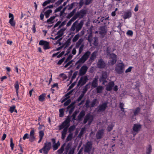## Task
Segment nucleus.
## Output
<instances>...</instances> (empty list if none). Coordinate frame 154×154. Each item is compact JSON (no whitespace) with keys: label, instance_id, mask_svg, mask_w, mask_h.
I'll return each mask as SVG.
<instances>
[{"label":"nucleus","instance_id":"1","mask_svg":"<svg viewBox=\"0 0 154 154\" xmlns=\"http://www.w3.org/2000/svg\"><path fill=\"white\" fill-rule=\"evenodd\" d=\"M51 143L50 142L46 141L44 144L43 147L39 150L40 153L43 152L44 154H48L51 147Z\"/></svg>","mask_w":154,"mask_h":154},{"label":"nucleus","instance_id":"2","mask_svg":"<svg viewBox=\"0 0 154 154\" xmlns=\"http://www.w3.org/2000/svg\"><path fill=\"white\" fill-rule=\"evenodd\" d=\"M70 118L69 116H68L65 121L62 122L61 124L58 126L59 130H60L63 128H66V130H68L70 125Z\"/></svg>","mask_w":154,"mask_h":154},{"label":"nucleus","instance_id":"3","mask_svg":"<svg viewBox=\"0 0 154 154\" xmlns=\"http://www.w3.org/2000/svg\"><path fill=\"white\" fill-rule=\"evenodd\" d=\"M91 52L88 51L86 52L82 57L76 62L75 65L80 63H84L88 58L91 54Z\"/></svg>","mask_w":154,"mask_h":154},{"label":"nucleus","instance_id":"4","mask_svg":"<svg viewBox=\"0 0 154 154\" xmlns=\"http://www.w3.org/2000/svg\"><path fill=\"white\" fill-rule=\"evenodd\" d=\"M125 66L123 63H119L116 65L115 71L118 74H122L124 72Z\"/></svg>","mask_w":154,"mask_h":154},{"label":"nucleus","instance_id":"5","mask_svg":"<svg viewBox=\"0 0 154 154\" xmlns=\"http://www.w3.org/2000/svg\"><path fill=\"white\" fill-rule=\"evenodd\" d=\"M93 121V117L89 113L87 114L85 116L83 124H85L88 121V123L89 125H90Z\"/></svg>","mask_w":154,"mask_h":154},{"label":"nucleus","instance_id":"6","mask_svg":"<svg viewBox=\"0 0 154 154\" xmlns=\"http://www.w3.org/2000/svg\"><path fill=\"white\" fill-rule=\"evenodd\" d=\"M107 77V73L106 72H103L102 75L100 78L99 79V81L100 82H103L102 84L104 85L105 83L107 82L106 80Z\"/></svg>","mask_w":154,"mask_h":154},{"label":"nucleus","instance_id":"7","mask_svg":"<svg viewBox=\"0 0 154 154\" xmlns=\"http://www.w3.org/2000/svg\"><path fill=\"white\" fill-rule=\"evenodd\" d=\"M40 45L43 46V48L44 50H47L50 48L49 43L43 40H40L39 43Z\"/></svg>","mask_w":154,"mask_h":154},{"label":"nucleus","instance_id":"8","mask_svg":"<svg viewBox=\"0 0 154 154\" xmlns=\"http://www.w3.org/2000/svg\"><path fill=\"white\" fill-rule=\"evenodd\" d=\"M88 80V78L87 76H84L81 77L78 82V85H84Z\"/></svg>","mask_w":154,"mask_h":154},{"label":"nucleus","instance_id":"9","mask_svg":"<svg viewBox=\"0 0 154 154\" xmlns=\"http://www.w3.org/2000/svg\"><path fill=\"white\" fill-rule=\"evenodd\" d=\"M92 146V143L91 141H88L85 147L84 151L85 152L89 153L90 152Z\"/></svg>","mask_w":154,"mask_h":154},{"label":"nucleus","instance_id":"10","mask_svg":"<svg viewBox=\"0 0 154 154\" xmlns=\"http://www.w3.org/2000/svg\"><path fill=\"white\" fill-rule=\"evenodd\" d=\"M97 66L99 68L103 69L106 66V63L102 59H99L97 63Z\"/></svg>","mask_w":154,"mask_h":154},{"label":"nucleus","instance_id":"11","mask_svg":"<svg viewBox=\"0 0 154 154\" xmlns=\"http://www.w3.org/2000/svg\"><path fill=\"white\" fill-rule=\"evenodd\" d=\"M104 134V130L101 129L99 130L97 132L96 135V138L97 140H100L101 139Z\"/></svg>","mask_w":154,"mask_h":154},{"label":"nucleus","instance_id":"12","mask_svg":"<svg viewBox=\"0 0 154 154\" xmlns=\"http://www.w3.org/2000/svg\"><path fill=\"white\" fill-rule=\"evenodd\" d=\"M107 103L106 102H104L102 104L99 105L98 106V112H103L104 111L107 107Z\"/></svg>","mask_w":154,"mask_h":154},{"label":"nucleus","instance_id":"13","mask_svg":"<svg viewBox=\"0 0 154 154\" xmlns=\"http://www.w3.org/2000/svg\"><path fill=\"white\" fill-rule=\"evenodd\" d=\"M88 67L86 65H83L79 71V75L80 76L84 75L86 73Z\"/></svg>","mask_w":154,"mask_h":154},{"label":"nucleus","instance_id":"14","mask_svg":"<svg viewBox=\"0 0 154 154\" xmlns=\"http://www.w3.org/2000/svg\"><path fill=\"white\" fill-rule=\"evenodd\" d=\"M110 57L111 59L110 63L112 65L116 63L117 61V57L116 54L114 53L111 54H110Z\"/></svg>","mask_w":154,"mask_h":154},{"label":"nucleus","instance_id":"15","mask_svg":"<svg viewBox=\"0 0 154 154\" xmlns=\"http://www.w3.org/2000/svg\"><path fill=\"white\" fill-rule=\"evenodd\" d=\"M35 130L34 129H32L30 131L29 134V141L31 142L34 141L35 139Z\"/></svg>","mask_w":154,"mask_h":154},{"label":"nucleus","instance_id":"16","mask_svg":"<svg viewBox=\"0 0 154 154\" xmlns=\"http://www.w3.org/2000/svg\"><path fill=\"white\" fill-rule=\"evenodd\" d=\"M114 85L115 83L113 81L109 82L106 85V90L108 91H110L112 90Z\"/></svg>","mask_w":154,"mask_h":154},{"label":"nucleus","instance_id":"17","mask_svg":"<svg viewBox=\"0 0 154 154\" xmlns=\"http://www.w3.org/2000/svg\"><path fill=\"white\" fill-rule=\"evenodd\" d=\"M14 88L16 90V92L17 94V97L16 99V100L19 99L20 96L19 95V85L18 81H16L14 85Z\"/></svg>","mask_w":154,"mask_h":154},{"label":"nucleus","instance_id":"18","mask_svg":"<svg viewBox=\"0 0 154 154\" xmlns=\"http://www.w3.org/2000/svg\"><path fill=\"white\" fill-rule=\"evenodd\" d=\"M86 10L82 9L80 11L78 12L76 14L80 18L83 17L86 14Z\"/></svg>","mask_w":154,"mask_h":154},{"label":"nucleus","instance_id":"19","mask_svg":"<svg viewBox=\"0 0 154 154\" xmlns=\"http://www.w3.org/2000/svg\"><path fill=\"white\" fill-rule=\"evenodd\" d=\"M141 128V125L135 124L134 125L132 129L134 131L137 132L140 131Z\"/></svg>","mask_w":154,"mask_h":154},{"label":"nucleus","instance_id":"20","mask_svg":"<svg viewBox=\"0 0 154 154\" xmlns=\"http://www.w3.org/2000/svg\"><path fill=\"white\" fill-rule=\"evenodd\" d=\"M65 30V29H61L57 32V35L53 39L57 40L61 37L63 35V32Z\"/></svg>","mask_w":154,"mask_h":154},{"label":"nucleus","instance_id":"21","mask_svg":"<svg viewBox=\"0 0 154 154\" xmlns=\"http://www.w3.org/2000/svg\"><path fill=\"white\" fill-rule=\"evenodd\" d=\"M85 111L83 110L81 111L78 116L77 120L80 122L82 121L83 118L85 116Z\"/></svg>","mask_w":154,"mask_h":154},{"label":"nucleus","instance_id":"22","mask_svg":"<svg viewBox=\"0 0 154 154\" xmlns=\"http://www.w3.org/2000/svg\"><path fill=\"white\" fill-rule=\"evenodd\" d=\"M99 34L101 35H105L107 31L104 26H100L99 28Z\"/></svg>","mask_w":154,"mask_h":154},{"label":"nucleus","instance_id":"23","mask_svg":"<svg viewBox=\"0 0 154 154\" xmlns=\"http://www.w3.org/2000/svg\"><path fill=\"white\" fill-rule=\"evenodd\" d=\"M141 110V108L140 107H137L135 109L134 111L133 112V114L132 116V118H133L134 116H136L140 112Z\"/></svg>","mask_w":154,"mask_h":154},{"label":"nucleus","instance_id":"24","mask_svg":"<svg viewBox=\"0 0 154 154\" xmlns=\"http://www.w3.org/2000/svg\"><path fill=\"white\" fill-rule=\"evenodd\" d=\"M83 25V22L81 21L78 24H76L75 25L76 32H78L81 29Z\"/></svg>","mask_w":154,"mask_h":154},{"label":"nucleus","instance_id":"25","mask_svg":"<svg viewBox=\"0 0 154 154\" xmlns=\"http://www.w3.org/2000/svg\"><path fill=\"white\" fill-rule=\"evenodd\" d=\"M92 87L93 88H96L98 85V78L95 77L94 78L92 82Z\"/></svg>","mask_w":154,"mask_h":154},{"label":"nucleus","instance_id":"26","mask_svg":"<svg viewBox=\"0 0 154 154\" xmlns=\"http://www.w3.org/2000/svg\"><path fill=\"white\" fill-rule=\"evenodd\" d=\"M131 16V13L130 11L126 12L124 14L123 18L124 19H126L130 17Z\"/></svg>","mask_w":154,"mask_h":154},{"label":"nucleus","instance_id":"27","mask_svg":"<svg viewBox=\"0 0 154 154\" xmlns=\"http://www.w3.org/2000/svg\"><path fill=\"white\" fill-rule=\"evenodd\" d=\"M97 51H94L92 53L90 58V61H93L95 59L97 56Z\"/></svg>","mask_w":154,"mask_h":154},{"label":"nucleus","instance_id":"28","mask_svg":"<svg viewBox=\"0 0 154 154\" xmlns=\"http://www.w3.org/2000/svg\"><path fill=\"white\" fill-rule=\"evenodd\" d=\"M67 131L68 130H66V129L63 128V131H62L61 139L62 140H64L65 138Z\"/></svg>","mask_w":154,"mask_h":154},{"label":"nucleus","instance_id":"29","mask_svg":"<svg viewBox=\"0 0 154 154\" xmlns=\"http://www.w3.org/2000/svg\"><path fill=\"white\" fill-rule=\"evenodd\" d=\"M60 144L59 141H58L57 143L53 144L52 146L53 150L55 151L60 146Z\"/></svg>","mask_w":154,"mask_h":154},{"label":"nucleus","instance_id":"30","mask_svg":"<svg viewBox=\"0 0 154 154\" xmlns=\"http://www.w3.org/2000/svg\"><path fill=\"white\" fill-rule=\"evenodd\" d=\"M103 89V87L100 85L98 86L97 87L96 90L97 93H101L102 92Z\"/></svg>","mask_w":154,"mask_h":154},{"label":"nucleus","instance_id":"31","mask_svg":"<svg viewBox=\"0 0 154 154\" xmlns=\"http://www.w3.org/2000/svg\"><path fill=\"white\" fill-rule=\"evenodd\" d=\"M52 12V11L51 9L45 11L44 13V14L45 15V17L46 18H48L49 17L50 14Z\"/></svg>","mask_w":154,"mask_h":154},{"label":"nucleus","instance_id":"32","mask_svg":"<svg viewBox=\"0 0 154 154\" xmlns=\"http://www.w3.org/2000/svg\"><path fill=\"white\" fill-rule=\"evenodd\" d=\"M46 96V94L43 93L38 97V100L40 101L43 102L45 99V97Z\"/></svg>","mask_w":154,"mask_h":154},{"label":"nucleus","instance_id":"33","mask_svg":"<svg viewBox=\"0 0 154 154\" xmlns=\"http://www.w3.org/2000/svg\"><path fill=\"white\" fill-rule=\"evenodd\" d=\"M152 148L150 145H149L148 147L146 149V154H150L152 152Z\"/></svg>","mask_w":154,"mask_h":154},{"label":"nucleus","instance_id":"34","mask_svg":"<svg viewBox=\"0 0 154 154\" xmlns=\"http://www.w3.org/2000/svg\"><path fill=\"white\" fill-rule=\"evenodd\" d=\"M98 102L96 98H95L91 102V107H93L95 106V104L98 103Z\"/></svg>","mask_w":154,"mask_h":154},{"label":"nucleus","instance_id":"35","mask_svg":"<svg viewBox=\"0 0 154 154\" xmlns=\"http://www.w3.org/2000/svg\"><path fill=\"white\" fill-rule=\"evenodd\" d=\"M73 138V133H69L66 139V142H68L71 140Z\"/></svg>","mask_w":154,"mask_h":154},{"label":"nucleus","instance_id":"36","mask_svg":"<svg viewBox=\"0 0 154 154\" xmlns=\"http://www.w3.org/2000/svg\"><path fill=\"white\" fill-rule=\"evenodd\" d=\"M85 130L86 128L85 127L82 128L81 129L79 134L78 135V137H81L84 133L85 131Z\"/></svg>","mask_w":154,"mask_h":154},{"label":"nucleus","instance_id":"37","mask_svg":"<svg viewBox=\"0 0 154 154\" xmlns=\"http://www.w3.org/2000/svg\"><path fill=\"white\" fill-rule=\"evenodd\" d=\"M83 40L82 38H80L77 42H76V48H78L79 47L80 45L83 42Z\"/></svg>","mask_w":154,"mask_h":154},{"label":"nucleus","instance_id":"38","mask_svg":"<svg viewBox=\"0 0 154 154\" xmlns=\"http://www.w3.org/2000/svg\"><path fill=\"white\" fill-rule=\"evenodd\" d=\"M64 146L65 144H64L57 151L58 154H61L64 151Z\"/></svg>","mask_w":154,"mask_h":154},{"label":"nucleus","instance_id":"39","mask_svg":"<svg viewBox=\"0 0 154 154\" xmlns=\"http://www.w3.org/2000/svg\"><path fill=\"white\" fill-rule=\"evenodd\" d=\"M71 38V37L69 38L65 43L64 45L65 48L68 47L70 45Z\"/></svg>","mask_w":154,"mask_h":154},{"label":"nucleus","instance_id":"40","mask_svg":"<svg viewBox=\"0 0 154 154\" xmlns=\"http://www.w3.org/2000/svg\"><path fill=\"white\" fill-rule=\"evenodd\" d=\"M114 126V125L112 123L111 124L109 125L108 126L107 128V131L108 132L112 130Z\"/></svg>","mask_w":154,"mask_h":154},{"label":"nucleus","instance_id":"41","mask_svg":"<svg viewBox=\"0 0 154 154\" xmlns=\"http://www.w3.org/2000/svg\"><path fill=\"white\" fill-rule=\"evenodd\" d=\"M75 12V9H74L72 12L69 13L67 16L66 17L68 19H70L72 17L74 14Z\"/></svg>","mask_w":154,"mask_h":154},{"label":"nucleus","instance_id":"42","mask_svg":"<svg viewBox=\"0 0 154 154\" xmlns=\"http://www.w3.org/2000/svg\"><path fill=\"white\" fill-rule=\"evenodd\" d=\"M56 17L57 16L51 17L50 18L47 20L46 22L48 23H52L53 21L55 19Z\"/></svg>","mask_w":154,"mask_h":154},{"label":"nucleus","instance_id":"43","mask_svg":"<svg viewBox=\"0 0 154 154\" xmlns=\"http://www.w3.org/2000/svg\"><path fill=\"white\" fill-rule=\"evenodd\" d=\"M9 23L13 27L15 26V22L14 20V19H13V18H11L9 20Z\"/></svg>","mask_w":154,"mask_h":154},{"label":"nucleus","instance_id":"44","mask_svg":"<svg viewBox=\"0 0 154 154\" xmlns=\"http://www.w3.org/2000/svg\"><path fill=\"white\" fill-rule=\"evenodd\" d=\"M59 117H63L64 113V110L63 109H60L59 110Z\"/></svg>","mask_w":154,"mask_h":154},{"label":"nucleus","instance_id":"45","mask_svg":"<svg viewBox=\"0 0 154 154\" xmlns=\"http://www.w3.org/2000/svg\"><path fill=\"white\" fill-rule=\"evenodd\" d=\"M75 128V126L74 125L70 126L68 129L69 132L70 133H72V132L74 131Z\"/></svg>","mask_w":154,"mask_h":154},{"label":"nucleus","instance_id":"46","mask_svg":"<svg viewBox=\"0 0 154 154\" xmlns=\"http://www.w3.org/2000/svg\"><path fill=\"white\" fill-rule=\"evenodd\" d=\"M75 102H72L69 106H68L67 107V109H68L70 108H72L74 107L75 108Z\"/></svg>","mask_w":154,"mask_h":154},{"label":"nucleus","instance_id":"47","mask_svg":"<svg viewBox=\"0 0 154 154\" xmlns=\"http://www.w3.org/2000/svg\"><path fill=\"white\" fill-rule=\"evenodd\" d=\"M89 84H87L85 87L83 89V91L82 92V94H83L85 95V93L88 90V86L89 85Z\"/></svg>","mask_w":154,"mask_h":154},{"label":"nucleus","instance_id":"48","mask_svg":"<svg viewBox=\"0 0 154 154\" xmlns=\"http://www.w3.org/2000/svg\"><path fill=\"white\" fill-rule=\"evenodd\" d=\"M79 34H77L75 35L72 39L73 42H75L79 39Z\"/></svg>","mask_w":154,"mask_h":154},{"label":"nucleus","instance_id":"49","mask_svg":"<svg viewBox=\"0 0 154 154\" xmlns=\"http://www.w3.org/2000/svg\"><path fill=\"white\" fill-rule=\"evenodd\" d=\"M16 108V106L14 105H13L10 107L9 109V111L11 113H12L14 111V109Z\"/></svg>","mask_w":154,"mask_h":154},{"label":"nucleus","instance_id":"50","mask_svg":"<svg viewBox=\"0 0 154 154\" xmlns=\"http://www.w3.org/2000/svg\"><path fill=\"white\" fill-rule=\"evenodd\" d=\"M75 25H76V22L73 23L72 26L70 29V30L71 31H72L73 32L74 31L75 29H76Z\"/></svg>","mask_w":154,"mask_h":154},{"label":"nucleus","instance_id":"51","mask_svg":"<svg viewBox=\"0 0 154 154\" xmlns=\"http://www.w3.org/2000/svg\"><path fill=\"white\" fill-rule=\"evenodd\" d=\"M126 34L127 35L132 37L133 34V32L131 30H128Z\"/></svg>","mask_w":154,"mask_h":154},{"label":"nucleus","instance_id":"52","mask_svg":"<svg viewBox=\"0 0 154 154\" xmlns=\"http://www.w3.org/2000/svg\"><path fill=\"white\" fill-rule=\"evenodd\" d=\"M39 137L43 138L44 135V132L43 130L40 131L38 132Z\"/></svg>","mask_w":154,"mask_h":154},{"label":"nucleus","instance_id":"53","mask_svg":"<svg viewBox=\"0 0 154 154\" xmlns=\"http://www.w3.org/2000/svg\"><path fill=\"white\" fill-rule=\"evenodd\" d=\"M51 0H47L45 1L44 3H43L42 5L43 7H45L47 5L49 4L51 2Z\"/></svg>","mask_w":154,"mask_h":154},{"label":"nucleus","instance_id":"54","mask_svg":"<svg viewBox=\"0 0 154 154\" xmlns=\"http://www.w3.org/2000/svg\"><path fill=\"white\" fill-rule=\"evenodd\" d=\"M78 113V112L76 111H75L73 113V114L72 115V120H77V119H75L76 116L77 114Z\"/></svg>","mask_w":154,"mask_h":154},{"label":"nucleus","instance_id":"55","mask_svg":"<svg viewBox=\"0 0 154 154\" xmlns=\"http://www.w3.org/2000/svg\"><path fill=\"white\" fill-rule=\"evenodd\" d=\"M84 95H84L82 93L80 95L79 97L78 98L76 101L78 102L80 101L84 96Z\"/></svg>","mask_w":154,"mask_h":154},{"label":"nucleus","instance_id":"56","mask_svg":"<svg viewBox=\"0 0 154 154\" xmlns=\"http://www.w3.org/2000/svg\"><path fill=\"white\" fill-rule=\"evenodd\" d=\"M75 148L74 147H72L69 149L68 154H74V152Z\"/></svg>","mask_w":154,"mask_h":154},{"label":"nucleus","instance_id":"57","mask_svg":"<svg viewBox=\"0 0 154 154\" xmlns=\"http://www.w3.org/2000/svg\"><path fill=\"white\" fill-rule=\"evenodd\" d=\"M84 47V45L83 44H82L81 45V46L80 47L79 49V54H80L82 51L83 50V48Z\"/></svg>","mask_w":154,"mask_h":154},{"label":"nucleus","instance_id":"58","mask_svg":"<svg viewBox=\"0 0 154 154\" xmlns=\"http://www.w3.org/2000/svg\"><path fill=\"white\" fill-rule=\"evenodd\" d=\"M71 100L70 99L67 100L64 103L65 106H67L71 103Z\"/></svg>","mask_w":154,"mask_h":154},{"label":"nucleus","instance_id":"59","mask_svg":"<svg viewBox=\"0 0 154 154\" xmlns=\"http://www.w3.org/2000/svg\"><path fill=\"white\" fill-rule=\"evenodd\" d=\"M14 146V144L13 142V139L12 138H10V146L12 150L13 149Z\"/></svg>","mask_w":154,"mask_h":154},{"label":"nucleus","instance_id":"60","mask_svg":"<svg viewBox=\"0 0 154 154\" xmlns=\"http://www.w3.org/2000/svg\"><path fill=\"white\" fill-rule=\"evenodd\" d=\"M65 58L64 57L62 58L60 60L57 62V64L59 65H60L64 61V60H65Z\"/></svg>","mask_w":154,"mask_h":154},{"label":"nucleus","instance_id":"61","mask_svg":"<svg viewBox=\"0 0 154 154\" xmlns=\"http://www.w3.org/2000/svg\"><path fill=\"white\" fill-rule=\"evenodd\" d=\"M77 73L78 72L77 71H75L74 72L72 77L71 81H72L76 78V76L77 74Z\"/></svg>","mask_w":154,"mask_h":154},{"label":"nucleus","instance_id":"62","mask_svg":"<svg viewBox=\"0 0 154 154\" xmlns=\"http://www.w3.org/2000/svg\"><path fill=\"white\" fill-rule=\"evenodd\" d=\"M79 17V16L76 13L75 16H74L70 20L72 22L73 21L75 20L77 18Z\"/></svg>","mask_w":154,"mask_h":154},{"label":"nucleus","instance_id":"63","mask_svg":"<svg viewBox=\"0 0 154 154\" xmlns=\"http://www.w3.org/2000/svg\"><path fill=\"white\" fill-rule=\"evenodd\" d=\"M62 8V7L61 6H60L58 8H57L54 11V13H56L57 12L60 11L61 10Z\"/></svg>","mask_w":154,"mask_h":154},{"label":"nucleus","instance_id":"64","mask_svg":"<svg viewBox=\"0 0 154 154\" xmlns=\"http://www.w3.org/2000/svg\"><path fill=\"white\" fill-rule=\"evenodd\" d=\"M73 56L71 54H69L66 60L65 61L64 63H66L68 61L71 60L72 57Z\"/></svg>","mask_w":154,"mask_h":154}]
</instances>
